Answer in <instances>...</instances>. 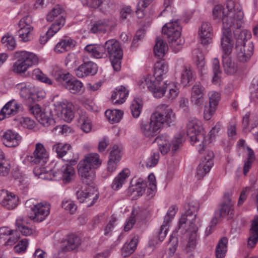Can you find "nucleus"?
<instances>
[{"instance_id":"nucleus-43","label":"nucleus","mask_w":258,"mask_h":258,"mask_svg":"<svg viewBox=\"0 0 258 258\" xmlns=\"http://www.w3.org/2000/svg\"><path fill=\"white\" fill-rule=\"evenodd\" d=\"M178 245V239L177 232L175 230L170 235L167 244V253L169 256H172L176 252Z\"/></svg>"},{"instance_id":"nucleus-9","label":"nucleus","mask_w":258,"mask_h":258,"mask_svg":"<svg viewBox=\"0 0 258 258\" xmlns=\"http://www.w3.org/2000/svg\"><path fill=\"white\" fill-rule=\"evenodd\" d=\"M104 47L111 62L112 66L115 71H119L121 68L123 52L119 42L115 39H111L106 41Z\"/></svg>"},{"instance_id":"nucleus-33","label":"nucleus","mask_w":258,"mask_h":258,"mask_svg":"<svg viewBox=\"0 0 258 258\" xmlns=\"http://www.w3.org/2000/svg\"><path fill=\"white\" fill-rule=\"evenodd\" d=\"M75 46L74 41L69 37H64L59 41L54 47V51L58 53L70 50Z\"/></svg>"},{"instance_id":"nucleus-13","label":"nucleus","mask_w":258,"mask_h":258,"mask_svg":"<svg viewBox=\"0 0 258 258\" xmlns=\"http://www.w3.org/2000/svg\"><path fill=\"white\" fill-rule=\"evenodd\" d=\"M152 113L150 121H142L140 124V129L142 134L147 138H152L159 133L162 127L160 121Z\"/></svg>"},{"instance_id":"nucleus-4","label":"nucleus","mask_w":258,"mask_h":258,"mask_svg":"<svg viewBox=\"0 0 258 258\" xmlns=\"http://www.w3.org/2000/svg\"><path fill=\"white\" fill-rule=\"evenodd\" d=\"M168 71V65L160 60L155 64L154 76L147 75L141 78L138 84L140 88L147 87L155 98H162L165 94L167 82H163V76Z\"/></svg>"},{"instance_id":"nucleus-27","label":"nucleus","mask_w":258,"mask_h":258,"mask_svg":"<svg viewBox=\"0 0 258 258\" xmlns=\"http://www.w3.org/2000/svg\"><path fill=\"white\" fill-rule=\"evenodd\" d=\"M3 139L6 146L15 147L19 145L21 137L17 133L12 130H7L3 134Z\"/></svg>"},{"instance_id":"nucleus-24","label":"nucleus","mask_w":258,"mask_h":258,"mask_svg":"<svg viewBox=\"0 0 258 258\" xmlns=\"http://www.w3.org/2000/svg\"><path fill=\"white\" fill-rule=\"evenodd\" d=\"M205 88L200 83H196L191 89V101L196 105H201L204 102Z\"/></svg>"},{"instance_id":"nucleus-56","label":"nucleus","mask_w":258,"mask_h":258,"mask_svg":"<svg viewBox=\"0 0 258 258\" xmlns=\"http://www.w3.org/2000/svg\"><path fill=\"white\" fill-rule=\"evenodd\" d=\"M2 42L4 47L11 50H13L16 45L14 37L11 35L3 36L2 38Z\"/></svg>"},{"instance_id":"nucleus-41","label":"nucleus","mask_w":258,"mask_h":258,"mask_svg":"<svg viewBox=\"0 0 258 258\" xmlns=\"http://www.w3.org/2000/svg\"><path fill=\"white\" fill-rule=\"evenodd\" d=\"M213 165V162H200L197 168L196 177L198 179H202L210 172Z\"/></svg>"},{"instance_id":"nucleus-26","label":"nucleus","mask_w":258,"mask_h":258,"mask_svg":"<svg viewBox=\"0 0 258 258\" xmlns=\"http://www.w3.org/2000/svg\"><path fill=\"white\" fill-rule=\"evenodd\" d=\"M85 51L95 58H101L107 56L104 46L98 44H91L86 45Z\"/></svg>"},{"instance_id":"nucleus-8","label":"nucleus","mask_w":258,"mask_h":258,"mask_svg":"<svg viewBox=\"0 0 258 258\" xmlns=\"http://www.w3.org/2000/svg\"><path fill=\"white\" fill-rule=\"evenodd\" d=\"M51 73L54 79L71 93L78 94L81 92L83 87L82 82L75 78L72 79L69 73H66L62 69L56 67Z\"/></svg>"},{"instance_id":"nucleus-46","label":"nucleus","mask_w":258,"mask_h":258,"mask_svg":"<svg viewBox=\"0 0 258 258\" xmlns=\"http://www.w3.org/2000/svg\"><path fill=\"white\" fill-rule=\"evenodd\" d=\"M166 97L169 101H172L178 95L179 91L177 83L171 82L167 84Z\"/></svg>"},{"instance_id":"nucleus-64","label":"nucleus","mask_w":258,"mask_h":258,"mask_svg":"<svg viewBox=\"0 0 258 258\" xmlns=\"http://www.w3.org/2000/svg\"><path fill=\"white\" fill-rule=\"evenodd\" d=\"M62 208L69 211L71 214H74L77 210V206L71 200H64L61 204Z\"/></svg>"},{"instance_id":"nucleus-60","label":"nucleus","mask_w":258,"mask_h":258,"mask_svg":"<svg viewBox=\"0 0 258 258\" xmlns=\"http://www.w3.org/2000/svg\"><path fill=\"white\" fill-rule=\"evenodd\" d=\"M36 79L48 85H52V81L39 69H35L33 73Z\"/></svg>"},{"instance_id":"nucleus-17","label":"nucleus","mask_w":258,"mask_h":258,"mask_svg":"<svg viewBox=\"0 0 258 258\" xmlns=\"http://www.w3.org/2000/svg\"><path fill=\"white\" fill-rule=\"evenodd\" d=\"M242 125L244 129L252 133L258 142V115L247 112L243 117Z\"/></svg>"},{"instance_id":"nucleus-50","label":"nucleus","mask_w":258,"mask_h":258,"mask_svg":"<svg viewBox=\"0 0 258 258\" xmlns=\"http://www.w3.org/2000/svg\"><path fill=\"white\" fill-rule=\"evenodd\" d=\"M20 90V95L24 98H29L34 90L32 85L30 83H20L17 85Z\"/></svg>"},{"instance_id":"nucleus-35","label":"nucleus","mask_w":258,"mask_h":258,"mask_svg":"<svg viewBox=\"0 0 258 258\" xmlns=\"http://www.w3.org/2000/svg\"><path fill=\"white\" fill-rule=\"evenodd\" d=\"M139 242L138 235L134 236L128 242H125L121 249V254L124 256H128L136 249Z\"/></svg>"},{"instance_id":"nucleus-11","label":"nucleus","mask_w":258,"mask_h":258,"mask_svg":"<svg viewBox=\"0 0 258 258\" xmlns=\"http://www.w3.org/2000/svg\"><path fill=\"white\" fill-rule=\"evenodd\" d=\"M34 199H30L26 202V204H32L29 217L31 220L36 222H41L44 220L49 215L50 210V205L46 201L34 204Z\"/></svg>"},{"instance_id":"nucleus-23","label":"nucleus","mask_w":258,"mask_h":258,"mask_svg":"<svg viewBox=\"0 0 258 258\" xmlns=\"http://www.w3.org/2000/svg\"><path fill=\"white\" fill-rule=\"evenodd\" d=\"M81 244V238L74 234H71L62 239L60 246L63 250H73L78 248Z\"/></svg>"},{"instance_id":"nucleus-22","label":"nucleus","mask_w":258,"mask_h":258,"mask_svg":"<svg viewBox=\"0 0 258 258\" xmlns=\"http://www.w3.org/2000/svg\"><path fill=\"white\" fill-rule=\"evenodd\" d=\"M97 72V64L92 61H87L81 64L76 70L75 74L79 78L94 75Z\"/></svg>"},{"instance_id":"nucleus-34","label":"nucleus","mask_w":258,"mask_h":258,"mask_svg":"<svg viewBox=\"0 0 258 258\" xmlns=\"http://www.w3.org/2000/svg\"><path fill=\"white\" fill-rule=\"evenodd\" d=\"M155 142L157 143L163 155L167 153L169 151L171 144L170 139L167 134H162L158 136L155 139Z\"/></svg>"},{"instance_id":"nucleus-31","label":"nucleus","mask_w":258,"mask_h":258,"mask_svg":"<svg viewBox=\"0 0 258 258\" xmlns=\"http://www.w3.org/2000/svg\"><path fill=\"white\" fill-rule=\"evenodd\" d=\"M63 12L62 8L59 5L55 6L47 14L46 16V20L49 22H55L52 24L54 25L55 24L59 23L60 21L63 20V24L62 27L64 26L65 23V19L62 15Z\"/></svg>"},{"instance_id":"nucleus-6","label":"nucleus","mask_w":258,"mask_h":258,"mask_svg":"<svg viewBox=\"0 0 258 258\" xmlns=\"http://www.w3.org/2000/svg\"><path fill=\"white\" fill-rule=\"evenodd\" d=\"M162 32L167 35L170 48L175 53L180 51L184 40L181 38V27L178 20L166 23L162 27Z\"/></svg>"},{"instance_id":"nucleus-1","label":"nucleus","mask_w":258,"mask_h":258,"mask_svg":"<svg viewBox=\"0 0 258 258\" xmlns=\"http://www.w3.org/2000/svg\"><path fill=\"white\" fill-rule=\"evenodd\" d=\"M241 11V8L233 1L227 2L226 7L221 5L216 6L213 10V15L215 19L222 20L223 22L222 34L221 38V45L225 53L232 52L233 42L232 39L233 30L237 29L236 19L238 12Z\"/></svg>"},{"instance_id":"nucleus-55","label":"nucleus","mask_w":258,"mask_h":258,"mask_svg":"<svg viewBox=\"0 0 258 258\" xmlns=\"http://www.w3.org/2000/svg\"><path fill=\"white\" fill-rule=\"evenodd\" d=\"M19 30L17 33L20 40L23 42H27L30 40L31 32L33 30V27H19Z\"/></svg>"},{"instance_id":"nucleus-49","label":"nucleus","mask_w":258,"mask_h":258,"mask_svg":"<svg viewBox=\"0 0 258 258\" xmlns=\"http://www.w3.org/2000/svg\"><path fill=\"white\" fill-rule=\"evenodd\" d=\"M33 154L35 159L39 160H47L49 158L48 153L41 143L36 144Z\"/></svg>"},{"instance_id":"nucleus-57","label":"nucleus","mask_w":258,"mask_h":258,"mask_svg":"<svg viewBox=\"0 0 258 258\" xmlns=\"http://www.w3.org/2000/svg\"><path fill=\"white\" fill-rule=\"evenodd\" d=\"M217 211L221 214L220 215L222 217L226 216L231 217L234 212L233 208L230 204H223L220 209L217 210Z\"/></svg>"},{"instance_id":"nucleus-10","label":"nucleus","mask_w":258,"mask_h":258,"mask_svg":"<svg viewBox=\"0 0 258 258\" xmlns=\"http://www.w3.org/2000/svg\"><path fill=\"white\" fill-rule=\"evenodd\" d=\"M187 135L190 138V142L196 143L199 142V145L204 147L205 139V132L202 126V122L194 118L190 120L187 125Z\"/></svg>"},{"instance_id":"nucleus-30","label":"nucleus","mask_w":258,"mask_h":258,"mask_svg":"<svg viewBox=\"0 0 258 258\" xmlns=\"http://www.w3.org/2000/svg\"><path fill=\"white\" fill-rule=\"evenodd\" d=\"M130 175L131 171L128 168L122 169L113 180L111 185L112 189L114 190L120 189Z\"/></svg>"},{"instance_id":"nucleus-52","label":"nucleus","mask_w":258,"mask_h":258,"mask_svg":"<svg viewBox=\"0 0 258 258\" xmlns=\"http://www.w3.org/2000/svg\"><path fill=\"white\" fill-rule=\"evenodd\" d=\"M72 147L69 144L58 143L53 145L52 147L53 151L56 152L58 158H61L66 155L69 150Z\"/></svg>"},{"instance_id":"nucleus-29","label":"nucleus","mask_w":258,"mask_h":258,"mask_svg":"<svg viewBox=\"0 0 258 258\" xmlns=\"http://www.w3.org/2000/svg\"><path fill=\"white\" fill-rule=\"evenodd\" d=\"M170 224H167L166 221H164L160 230L155 236L151 238L149 241V246L152 248L154 247L155 245L164 240L168 233Z\"/></svg>"},{"instance_id":"nucleus-48","label":"nucleus","mask_w":258,"mask_h":258,"mask_svg":"<svg viewBox=\"0 0 258 258\" xmlns=\"http://www.w3.org/2000/svg\"><path fill=\"white\" fill-rule=\"evenodd\" d=\"M194 79V74L192 69L189 67H184L181 75V83L186 86Z\"/></svg>"},{"instance_id":"nucleus-12","label":"nucleus","mask_w":258,"mask_h":258,"mask_svg":"<svg viewBox=\"0 0 258 258\" xmlns=\"http://www.w3.org/2000/svg\"><path fill=\"white\" fill-rule=\"evenodd\" d=\"M101 162H79L78 173L83 182L89 185L92 183L95 176L94 170L98 168Z\"/></svg>"},{"instance_id":"nucleus-37","label":"nucleus","mask_w":258,"mask_h":258,"mask_svg":"<svg viewBox=\"0 0 258 258\" xmlns=\"http://www.w3.org/2000/svg\"><path fill=\"white\" fill-rule=\"evenodd\" d=\"M128 91L124 86H120L116 88V91L111 95L112 102L115 104H122L125 101Z\"/></svg>"},{"instance_id":"nucleus-28","label":"nucleus","mask_w":258,"mask_h":258,"mask_svg":"<svg viewBox=\"0 0 258 258\" xmlns=\"http://www.w3.org/2000/svg\"><path fill=\"white\" fill-rule=\"evenodd\" d=\"M237 149L239 153H243L246 161H254L256 160L254 151L246 144L243 139H240L237 142Z\"/></svg>"},{"instance_id":"nucleus-32","label":"nucleus","mask_w":258,"mask_h":258,"mask_svg":"<svg viewBox=\"0 0 258 258\" xmlns=\"http://www.w3.org/2000/svg\"><path fill=\"white\" fill-rule=\"evenodd\" d=\"M250 235L248 239L247 246L253 248L258 242V216H255L252 221L250 229Z\"/></svg>"},{"instance_id":"nucleus-47","label":"nucleus","mask_w":258,"mask_h":258,"mask_svg":"<svg viewBox=\"0 0 258 258\" xmlns=\"http://www.w3.org/2000/svg\"><path fill=\"white\" fill-rule=\"evenodd\" d=\"M123 114L122 111L117 109L107 110L105 113L108 120L112 124L118 122L121 119Z\"/></svg>"},{"instance_id":"nucleus-7","label":"nucleus","mask_w":258,"mask_h":258,"mask_svg":"<svg viewBox=\"0 0 258 258\" xmlns=\"http://www.w3.org/2000/svg\"><path fill=\"white\" fill-rule=\"evenodd\" d=\"M15 57L17 60L13 64L12 71L19 75L29 76L30 73L27 71L29 68L38 62L37 56L29 51H21L16 52Z\"/></svg>"},{"instance_id":"nucleus-44","label":"nucleus","mask_w":258,"mask_h":258,"mask_svg":"<svg viewBox=\"0 0 258 258\" xmlns=\"http://www.w3.org/2000/svg\"><path fill=\"white\" fill-rule=\"evenodd\" d=\"M167 49L168 46L166 42L162 39L157 38L154 48L155 56H157L159 58L163 57Z\"/></svg>"},{"instance_id":"nucleus-20","label":"nucleus","mask_w":258,"mask_h":258,"mask_svg":"<svg viewBox=\"0 0 258 258\" xmlns=\"http://www.w3.org/2000/svg\"><path fill=\"white\" fill-rule=\"evenodd\" d=\"M58 115L64 121L70 122L74 117V106L71 102L59 103L56 106Z\"/></svg>"},{"instance_id":"nucleus-18","label":"nucleus","mask_w":258,"mask_h":258,"mask_svg":"<svg viewBox=\"0 0 258 258\" xmlns=\"http://www.w3.org/2000/svg\"><path fill=\"white\" fill-rule=\"evenodd\" d=\"M20 238L17 233L8 227L0 228V244L12 246Z\"/></svg>"},{"instance_id":"nucleus-25","label":"nucleus","mask_w":258,"mask_h":258,"mask_svg":"<svg viewBox=\"0 0 258 258\" xmlns=\"http://www.w3.org/2000/svg\"><path fill=\"white\" fill-rule=\"evenodd\" d=\"M199 35L202 44L207 45L212 42L213 29L210 23L203 22L199 29Z\"/></svg>"},{"instance_id":"nucleus-19","label":"nucleus","mask_w":258,"mask_h":258,"mask_svg":"<svg viewBox=\"0 0 258 258\" xmlns=\"http://www.w3.org/2000/svg\"><path fill=\"white\" fill-rule=\"evenodd\" d=\"M22 105L17 100L13 99L6 103L0 111V120L11 115H15L22 110Z\"/></svg>"},{"instance_id":"nucleus-15","label":"nucleus","mask_w":258,"mask_h":258,"mask_svg":"<svg viewBox=\"0 0 258 258\" xmlns=\"http://www.w3.org/2000/svg\"><path fill=\"white\" fill-rule=\"evenodd\" d=\"M159 108L161 112L156 111L153 114L157 117V120L160 121L162 127L164 123L169 126L173 124L176 120V115L172 108L165 104L161 105Z\"/></svg>"},{"instance_id":"nucleus-51","label":"nucleus","mask_w":258,"mask_h":258,"mask_svg":"<svg viewBox=\"0 0 258 258\" xmlns=\"http://www.w3.org/2000/svg\"><path fill=\"white\" fill-rule=\"evenodd\" d=\"M37 120L45 126L53 124L55 122L50 112L42 111L37 117Z\"/></svg>"},{"instance_id":"nucleus-45","label":"nucleus","mask_w":258,"mask_h":258,"mask_svg":"<svg viewBox=\"0 0 258 258\" xmlns=\"http://www.w3.org/2000/svg\"><path fill=\"white\" fill-rule=\"evenodd\" d=\"M228 239L225 237L221 238L216 248V258H224L227 251Z\"/></svg>"},{"instance_id":"nucleus-59","label":"nucleus","mask_w":258,"mask_h":258,"mask_svg":"<svg viewBox=\"0 0 258 258\" xmlns=\"http://www.w3.org/2000/svg\"><path fill=\"white\" fill-rule=\"evenodd\" d=\"M53 131L55 132V134L57 135H61L63 136H68L71 133H73V130L68 125H60L55 126Z\"/></svg>"},{"instance_id":"nucleus-14","label":"nucleus","mask_w":258,"mask_h":258,"mask_svg":"<svg viewBox=\"0 0 258 258\" xmlns=\"http://www.w3.org/2000/svg\"><path fill=\"white\" fill-rule=\"evenodd\" d=\"M116 20L113 17L100 19L95 21L90 26V31L94 34L105 33L116 26Z\"/></svg>"},{"instance_id":"nucleus-38","label":"nucleus","mask_w":258,"mask_h":258,"mask_svg":"<svg viewBox=\"0 0 258 258\" xmlns=\"http://www.w3.org/2000/svg\"><path fill=\"white\" fill-rule=\"evenodd\" d=\"M14 176L16 182L18 183L19 189L24 194H27L29 186V181L28 177L22 172H17L14 174Z\"/></svg>"},{"instance_id":"nucleus-21","label":"nucleus","mask_w":258,"mask_h":258,"mask_svg":"<svg viewBox=\"0 0 258 258\" xmlns=\"http://www.w3.org/2000/svg\"><path fill=\"white\" fill-rule=\"evenodd\" d=\"M77 196L80 203L86 202L88 207L92 206L98 198L97 194L92 192V189L90 186L78 190Z\"/></svg>"},{"instance_id":"nucleus-42","label":"nucleus","mask_w":258,"mask_h":258,"mask_svg":"<svg viewBox=\"0 0 258 258\" xmlns=\"http://www.w3.org/2000/svg\"><path fill=\"white\" fill-rule=\"evenodd\" d=\"M146 186L144 180L142 178H139L135 185L130 187L129 190L133 192L134 197H140L145 192Z\"/></svg>"},{"instance_id":"nucleus-54","label":"nucleus","mask_w":258,"mask_h":258,"mask_svg":"<svg viewBox=\"0 0 258 258\" xmlns=\"http://www.w3.org/2000/svg\"><path fill=\"white\" fill-rule=\"evenodd\" d=\"M143 102L140 99L137 98L133 100L130 106L133 116L135 118H138L141 114Z\"/></svg>"},{"instance_id":"nucleus-61","label":"nucleus","mask_w":258,"mask_h":258,"mask_svg":"<svg viewBox=\"0 0 258 258\" xmlns=\"http://www.w3.org/2000/svg\"><path fill=\"white\" fill-rule=\"evenodd\" d=\"M251 101L258 104V77L254 78L252 82Z\"/></svg>"},{"instance_id":"nucleus-2","label":"nucleus","mask_w":258,"mask_h":258,"mask_svg":"<svg viewBox=\"0 0 258 258\" xmlns=\"http://www.w3.org/2000/svg\"><path fill=\"white\" fill-rule=\"evenodd\" d=\"M199 209V203L198 201L192 200L189 202L185 207V211L179 218L178 222V230L184 233L188 238L186 244L181 243L182 250L186 253L194 251L197 244V231L201 226V221L197 218V214Z\"/></svg>"},{"instance_id":"nucleus-58","label":"nucleus","mask_w":258,"mask_h":258,"mask_svg":"<svg viewBox=\"0 0 258 258\" xmlns=\"http://www.w3.org/2000/svg\"><path fill=\"white\" fill-rule=\"evenodd\" d=\"M122 155L121 150L117 145H114L110 151L109 159L108 161H119Z\"/></svg>"},{"instance_id":"nucleus-5","label":"nucleus","mask_w":258,"mask_h":258,"mask_svg":"<svg viewBox=\"0 0 258 258\" xmlns=\"http://www.w3.org/2000/svg\"><path fill=\"white\" fill-rule=\"evenodd\" d=\"M237 17V29L233 30L236 57L240 62H245L249 60L253 54V46L251 42L246 44L247 40L251 37L250 32L246 30L240 29L243 22V14L239 11Z\"/></svg>"},{"instance_id":"nucleus-16","label":"nucleus","mask_w":258,"mask_h":258,"mask_svg":"<svg viewBox=\"0 0 258 258\" xmlns=\"http://www.w3.org/2000/svg\"><path fill=\"white\" fill-rule=\"evenodd\" d=\"M19 204V197L7 190H0V204L8 210L16 208Z\"/></svg>"},{"instance_id":"nucleus-62","label":"nucleus","mask_w":258,"mask_h":258,"mask_svg":"<svg viewBox=\"0 0 258 258\" xmlns=\"http://www.w3.org/2000/svg\"><path fill=\"white\" fill-rule=\"evenodd\" d=\"M16 120L24 127L31 129L34 127L35 121L28 117H20Z\"/></svg>"},{"instance_id":"nucleus-39","label":"nucleus","mask_w":258,"mask_h":258,"mask_svg":"<svg viewBox=\"0 0 258 258\" xmlns=\"http://www.w3.org/2000/svg\"><path fill=\"white\" fill-rule=\"evenodd\" d=\"M63 24V20L60 21V22L54 25H51L47 31L44 35L41 36L39 39V41L41 44H45L49 39L52 37L55 34H56L62 28Z\"/></svg>"},{"instance_id":"nucleus-3","label":"nucleus","mask_w":258,"mask_h":258,"mask_svg":"<svg viewBox=\"0 0 258 258\" xmlns=\"http://www.w3.org/2000/svg\"><path fill=\"white\" fill-rule=\"evenodd\" d=\"M33 173L36 176L48 180H62L63 182H70L76 173L74 162H69L62 165L60 170L56 169L54 162H34Z\"/></svg>"},{"instance_id":"nucleus-53","label":"nucleus","mask_w":258,"mask_h":258,"mask_svg":"<svg viewBox=\"0 0 258 258\" xmlns=\"http://www.w3.org/2000/svg\"><path fill=\"white\" fill-rule=\"evenodd\" d=\"M16 225L18 230L25 236L31 235L34 232L33 228L24 224L23 219L21 217L16 219Z\"/></svg>"},{"instance_id":"nucleus-36","label":"nucleus","mask_w":258,"mask_h":258,"mask_svg":"<svg viewBox=\"0 0 258 258\" xmlns=\"http://www.w3.org/2000/svg\"><path fill=\"white\" fill-rule=\"evenodd\" d=\"M222 50L224 53L223 55V65L225 72L228 75H233L237 71V65L228 57V55L231 52L228 54L225 53L223 48Z\"/></svg>"},{"instance_id":"nucleus-63","label":"nucleus","mask_w":258,"mask_h":258,"mask_svg":"<svg viewBox=\"0 0 258 258\" xmlns=\"http://www.w3.org/2000/svg\"><path fill=\"white\" fill-rule=\"evenodd\" d=\"M136 212L135 209H133L132 211L131 216L126 219L124 226V229L125 231H129L131 230L136 222L135 215Z\"/></svg>"},{"instance_id":"nucleus-40","label":"nucleus","mask_w":258,"mask_h":258,"mask_svg":"<svg viewBox=\"0 0 258 258\" xmlns=\"http://www.w3.org/2000/svg\"><path fill=\"white\" fill-rule=\"evenodd\" d=\"M78 122L81 129L86 133L90 132L92 128L91 120L85 111H81L79 112Z\"/></svg>"}]
</instances>
